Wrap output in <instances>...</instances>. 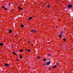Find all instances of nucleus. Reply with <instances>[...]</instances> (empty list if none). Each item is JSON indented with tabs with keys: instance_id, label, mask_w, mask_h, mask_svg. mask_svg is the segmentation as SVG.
Listing matches in <instances>:
<instances>
[{
	"instance_id": "obj_1",
	"label": "nucleus",
	"mask_w": 73,
	"mask_h": 73,
	"mask_svg": "<svg viewBox=\"0 0 73 73\" xmlns=\"http://www.w3.org/2000/svg\"><path fill=\"white\" fill-rule=\"evenodd\" d=\"M72 5H69L68 6V8H72Z\"/></svg>"
},
{
	"instance_id": "obj_2",
	"label": "nucleus",
	"mask_w": 73,
	"mask_h": 73,
	"mask_svg": "<svg viewBox=\"0 0 73 73\" xmlns=\"http://www.w3.org/2000/svg\"><path fill=\"white\" fill-rule=\"evenodd\" d=\"M50 64V62L49 61L48 62H47L46 63V64L47 65H49Z\"/></svg>"
},
{
	"instance_id": "obj_3",
	"label": "nucleus",
	"mask_w": 73,
	"mask_h": 73,
	"mask_svg": "<svg viewBox=\"0 0 73 73\" xmlns=\"http://www.w3.org/2000/svg\"><path fill=\"white\" fill-rule=\"evenodd\" d=\"M57 67V65H55L54 66H53L52 67L53 69H54V68H56V67Z\"/></svg>"
},
{
	"instance_id": "obj_4",
	"label": "nucleus",
	"mask_w": 73,
	"mask_h": 73,
	"mask_svg": "<svg viewBox=\"0 0 73 73\" xmlns=\"http://www.w3.org/2000/svg\"><path fill=\"white\" fill-rule=\"evenodd\" d=\"M5 66H9V65H8V64H5Z\"/></svg>"
},
{
	"instance_id": "obj_5",
	"label": "nucleus",
	"mask_w": 73,
	"mask_h": 73,
	"mask_svg": "<svg viewBox=\"0 0 73 73\" xmlns=\"http://www.w3.org/2000/svg\"><path fill=\"white\" fill-rule=\"evenodd\" d=\"M0 45L1 46H2L3 45V44L2 43H1L0 44Z\"/></svg>"
},
{
	"instance_id": "obj_6",
	"label": "nucleus",
	"mask_w": 73,
	"mask_h": 73,
	"mask_svg": "<svg viewBox=\"0 0 73 73\" xmlns=\"http://www.w3.org/2000/svg\"><path fill=\"white\" fill-rule=\"evenodd\" d=\"M12 52H13V53L14 54H15V55H17V54H16V53L14 52L13 51Z\"/></svg>"
},
{
	"instance_id": "obj_7",
	"label": "nucleus",
	"mask_w": 73,
	"mask_h": 73,
	"mask_svg": "<svg viewBox=\"0 0 73 73\" xmlns=\"http://www.w3.org/2000/svg\"><path fill=\"white\" fill-rule=\"evenodd\" d=\"M12 30H10L9 31V33H12Z\"/></svg>"
},
{
	"instance_id": "obj_8",
	"label": "nucleus",
	"mask_w": 73,
	"mask_h": 73,
	"mask_svg": "<svg viewBox=\"0 0 73 73\" xmlns=\"http://www.w3.org/2000/svg\"><path fill=\"white\" fill-rule=\"evenodd\" d=\"M32 18H33V17H30L29 18V19L28 20L29 21L30 20H31V19H32Z\"/></svg>"
},
{
	"instance_id": "obj_9",
	"label": "nucleus",
	"mask_w": 73,
	"mask_h": 73,
	"mask_svg": "<svg viewBox=\"0 0 73 73\" xmlns=\"http://www.w3.org/2000/svg\"><path fill=\"white\" fill-rule=\"evenodd\" d=\"M18 8L19 9H21V10H23V8L20 7H19V6L18 7Z\"/></svg>"
},
{
	"instance_id": "obj_10",
	"label": "nucleus",
	"mask_w": 73,
	"mask_h": 73,
	"mask_svg": "<svg viewBox=\"0 0 73 73\" xmlns=\"http://www.w3.org/2000/svg\"><path fill=\"white\" fill-rule=\"evenodd\" d=\"M19 51L21 52H23V50L22 49H20L19 50Z\"/></svg>"
},
{
	"instance_id": "obj_11",
	"label": "nucleus",
	"mask_w": 73,
	"mask_h": 73,
	"mask_svg": "<svg viewBox=\"0 0 73 73\" xmlns=\"http://www.w3.org/2000/svg\"><path fill=\"white\" fill-rule=\"evenodd\" d=\"M26 50L27 51H28V52H31V51L27 49Z\"/></svg>"
},
{
	"instance_id": "obj_12",
	"label": "nucleus",
	"mask_w": 73,
	"mask_h": 73,
	"mask_svg": "<svg viewBox=\"0 0 73 73\" xmlns=\"http://www.w3.org/2000/svg\"><path fill=\"white\" fill-rule=\"evenodd\" d=\"M21 27H24V25H21Z\"/></svg>"
},
{
	"instance_id": "obj_13",
	"label": "nucleus",
	"mask_w": 73,
	"mask_h": 73,
	"mask_svg": "<svg viewBox=\"0 0 73 73\" xmlns=\"http://www.w3.org/2000/svg\"><path fill=\"white\" fill-rule=\"evenodd\" d=\"M63 40H64V41H66V39L65 38H64L63 39Z\"/></svg>"
},
{
	"instance_id": "obj_14",
	"label": "nucleus",
	"mask_w": 73,
	"mask_h": 73,
	"mask_svg": "<svg viewBox=\"0 0 73 73\" xmlns=\"http://www.w3.org/2000/svg\"><path fill=\"white\" fill-rule=\"evenodd\" d=\"M46 58H44L43 59V61H46Z\"/></svg>"
},
{
	"instance_id": "obj_15",
	"label": "nucleus",
	"mask_w": 73,
	"mask_h": 73,
	"mask_svg": "<svg viewBox=\"0 0 73 73\" xmlns=\"http://www.w3.org/2000/svg\"><path fill=\"white\" fill-rule=\"evenodd\" d=\"M34 33H36V31L34 30Z\"/></svg>"
},
{
	"instance_id": "obj_16",
	"label": "nucleus",
	"mask_w": 73,
	"mask_h": 73,
	"mask_svg": "<svg viewBox=\"0 0 73 73\" xmlns=\"http://www.w3.org/2000/svg\"><path fill=\"white\" fill-rule=\"evenodd\" d=\"M37 58L38 59H40V57L38 56L37 57Z\"/></svg>"
},
{
	"instance_id": "obj_17",
	"label": "nucleus",
	"mask_w": 73,
	"mask_h": 73,
	"mask_svg": "<svg viewBox=\"0 0 73 73\" xmlns=\"http://www.w3.org/2000/svg\"><path fill=\"white\" fill-rule=\"evenodd\" d=\"M20 58H23V56H20Z\"/></svg>"
},
{
	"instance_id": "obj_18",
	"label": "nucleus",
	"mask_w": 73,
	"mask_h": 73,
	"mask_svg": "<svg viewBox=\"0 0 73 73\" xmlns=\"http://www.w3.org/2000/svg\"><path fill=\"white\" fill-rule=\"evenodd\" d=\"M5 11H7V9L6 8H5Z\"/></svg>"
},
{
	"instance_id": "obj_19",
	"label": "nucleus",
	"mask_w": 73,
	"mask_h": 73,
	"mask_svg": "<svg viewBox=\"0 0 73 73\" xmlns=\"http://www.w3.org/2000/svg\"><path fill=\"white\" fill-rule=\"evenodd\" d=\"M2 8H5L4 7V6H3L2 7Z\"/></svg>"
},
{
	"instance_id": "obj_20",
	"label": "nucleus",
	"mask_w": 73,
	"mask_h": 73,
	"mask_svg": "<svg viewBox=\"0 0 73 73\" xmlns=\"http://www.w3.org/2000/svg\"><path fill=\"white\" fill-rule=\"evenodd\" d=\"M50 6V5L48 4V8H49Z\"/></svg>"
},
{
	"instance_id": "obj_21",
	"label": "nucleus",
	"mask_w": 73,
	"mask_h": 73,
	"mask_svg": "<svg viewBox=\"0 0 73 73\" xmlns=\"http://www.w3.org/2000/svg\"><path fill=\"white\" fill-rule=\"evenodd\" d=\"M56 65H58L59 64L58 63H56Z\"/></svg>"
},
{
	"instance_id": "obj_22",
	"label": "nucleus",
	"mask_w": 73,
	"mask_h": 73,
	"mask_svg": "<svg viewBox=\"0 0 73 73\" xmlns=\"http://www.w3.org/2000/svg\"><path fill=\"white\" fill-rule=\"evenodd\" d=\"M59 36V37H60V38L61 37V35H60Z\"/></svg>"
},
{
	"instance_id": "obj_23",
	"label": "nucleus",
	"mask_w": 73,
	"mask_h": 73,
	"mask_svg": "<svg viewBox=\"0 0 73 73\" xmlns=\"http://www.w3.org/2000/svg\"><path fill=\"white\" fill-rule=\"evenodd\" d=\"M34 30H32V31H31V32H34Z\"/></svg>"
},
{
	"instance_id": "obj_24",
	"label": "nucleus",
	"mask_w": 73,
	"mask_h": 73,
	"mask_svg": "<svg viewBox=\"0 0 73 73\" xmlns=\"http://www.w3.org/2000/svg\"><path fill=\"white\" fill-rule=\"evenodd\" d=\"M9 6H10V5H11V3H9Z\"/></svg>"
},
{
	"instance_id": "obj_25",
	"label": "nucleus",
	"mask_w": 73,
	"mask_h": 73,
	"mask_svg": "<svg viewBox=\"0 0 73 73\" xmlns=\"http://www.w3.org/2000/svg\"><path fill=\"white\" fill-rule=\"evenodd\" d=\"M48 55L49 56H50V54H48Z\"/></svg>"
},
{
	"instance_id": "obj_26",
	"label": "nucleus",
	"mask_w": 73,
	"mask_h": 73,
	"mask_svg": "<svg viewBox=\"0 0 73 73\" xmlns=\"http://www.w3.org/2000/svg\"><path fill=\"white\" fill-rule=\"evenodd\" d=\"M62 34V32H61V33H60V34L61 35Z\"/></svg>"
},
{
	"instance_id": "obj_27",
	"label": "nucleus",
	"mask_w": 73,
	"mask_h": 73,
	"mask_svg": "<svg viewBox=\"0 0 73 73\" xmlns=\"http://www.w3.org/2000/svg\"><path fill=\"white\" fill-rule=\"evenodd\" d=\"M17 61H19V59H17Z\"/></svg>"
},
{
	"instance_id": "obj_28",
	"label": "nucleus",
	"mask_w": 73,
	"mask_h": 73,
	"mask_svg": "<svg viewBox=\"0 0 73 73\" xmlns=\"http://www.w3.org/2000/svg\"><path fill=\"white\" fill-rule=\"evenodd\" d=\"M31 46H33V44H31Z\"/></svg>"
},
{
	"instance_id": "obj_29",
	"label": "nucleus",
	"mask_w": 73,
	"mask_h": 73,
	"mask_svg": "<svg viewBox=\"0 0 73 73\" xmlns=\"http://www.w3.org/2000/svg\"><path fill=\"white\" fill-rule=\"evenodd\" d=\"M28 43H29V42H30V41H29V42H28Z\"/></svg>"
},
{
	"instance_id": "obj_30",
	"label": "nucleus",
	"mask_w": 73,
	"mask_h": 73,
	"mask_svg": "<svg viewBox=\"0 0 73 73\" xmlns=\"http://www.w3.org/2000/svg\"><path fill=\"white\" fill-rule=\"evenodd\" d=\"M49 70H50V69H51L50 68H49Z\"/></svg>"
},
{
	"instance_id": "obj_31",
	"label": "nucleus",
	"mask_w": 73,
	"mask_h": 73,
	"mask_svg": "<svg viewBox=\"0 0 73 73\" xmlns=\"http://www.w3.org/2000/svg\"><path fill=\"white\" fill-rule=\"evenodd\" d=\"M15 4H16V5H17V3H15Z\"/></svg>"
},
{
	"instance_id": "obj_32",
	"label": "nucleus",
	"mask_w": 73,
	"mask_h": 73,
	"mask_svg": "<svg viewBox=\"0 0 73 73\" xmlns=\"http://www.w3.org/2000/svg\"><path fill=\"white\" fill-rule=\"evenodd\" d=\"M45 5H46V4H44V6H45Z\"/></svg>"
},
{
	"instance_id": "obj_33",
	"label": "nucleus",
	"mask_w": 73,
	"mask_h": 73,
	"mask_svg": "<svg viewBox=\"0 0 73 73\" xmlns=\"http://www.w3.org/2000/svg\"><path fill=\"white\" fill-rule=\"evenodd\" d=\"M11 11H13V10H11Z\"/></svg>"
},
{
	"instance_id": "obj_34",
	"label": "nucleus",
	"mask_w": 73,
	"mask_h": 73,
	"mask_svg": "<svg viewBox=\"0 0 73 73\" xmlns=\"http://www.w3.org/2000/svg\"><path fill=\"white\" fill-rule=\"evenodd\" d=\"M45 65V64H43V65Z\"/></svg>"
},
{
	"instance_id": "obj_35",
	"label": "nucleus",
	"mask_w": 73,
	"mask_h": 73,
	"mask_svg": "<svg viewBox=\"0 0 73 73\" xmlns=\"http://www.w3.org/2000/svg\"><path fill=\"white\" fill-rule=\"evenodd\" d=\"M58 21H60V19H59Z\"/></svg>"
},
{
	"instance_id": "obj_36",
	"label": "nucleus",
	"mask_w": 73,
	"mask_h": 73,
	"mask_svg": "<svg viewBox=\"0 0 73 73\" xmlns=\"http://www.w3.org/2000/svg\"><path fill=\"white\" fill-rule=\"evenodd\" d=\"M17 35H15V37H17Z\"/></svg>"
},
{
	"instance_id": "obj_37",
	"label": "nucleus",
	"mask_w": 73,
	"mask_h": 73,
	"mask_svg": "<svg viewBox=\"0 0 73 73\" xmlns=\"http://www.w3.org/2000/svg\"><path fill=\"white\" fill-rule=\"evenodd\" d=\"M56 28H57V26H56Z\"/></svg>"
},
{
	"instance_id": "obj_38",
	"label": "nucleus",
	"mask_w": 73,
	"mask_h": 73,
	"mask_svg": "<svg viewBox=\"0 0 73 73\" xmlns=\"http://www.w3.org/2000/svg\"><path fill=\"white\" fill-rule=\"evenodd\" d=\"M12 48H13V46H12Z\"/></svg>"
},
{
	"instance_id": "obj_39",
	"label": "nucleus",
	"mask_w": 73,
	"mask_h": 73,
	"mask_svg": "<svg viewBox=\"0 0 73 73\" xmlns=\"http://www.w3.org/2000/svg\"><path fill=\"white\" fill-rule=\"evenodd\" d=\"M20 6H21V5H20Z\"/></svg>"
},
{
	"instance_id": "obj_40",
	"label": "nucleus",
	"mask_w": 73,
	"mask_h": 73,
	"mask_svg": "<svg viewBox=\"0 0 73 73\" xmlns=\"http://www.w3.org/2000/svg\"><path fill=\"white\" fill-rule=\"evenodd\" d=\"M0 52H1V51H0Z\"/></svg>"
}]
</instances>
